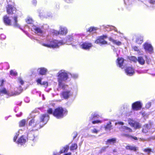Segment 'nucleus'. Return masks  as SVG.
Instances as JSON below:
<instances>
[{
    "label": "nucleus",
    "mask_w": 155,
    "mask_h": 155,
    "mask_svg": "<svg viewBox=\"0 0 155 155\" xmlns=\"http://www.w3.org/2000/svg\"><path fill=\"white\" fill-rule=\"evenodd\" d=\"M80 35L72 34L68 36L65 39L60 41L49 38V37H47L45 41L44 40L43 41H38L40 44L44 47L48 48H56L65 43L68 45L71 44L72 41L74 42V40L76 41L77 36L78 37Z\"/></svg>",
    "instance_id": "obj_1"
},
{
    "label": "nucleus",
    "mask_w": 155,
    "mask_h": 155,
    "mask_svg": "<svg viewBox=\"0 0 155 155\" xmlns=\"http://www.w3.org/2000/svg\"><path fill=\"white\" fill-rule=\"evenodd\" d=\"M49 118V116L47 114H43L40 117H35L29 121L28 126L40 128L47 123Z\"/></svg>",
    "instance_id": "obj_2"
},
{
    "label": "nucleus",
    "mask_w": 155,
    "mask_h": 155,
    "mask_svg": "<svg viewBox=\"0 0 155 155\" xmlns=\"http://www.w3.org/2000/svg\"><path fill=\"white\" fill-rule=\"evenodd\" d=\"M69 76V73L64 70H61L58 72L57 74V79L60 87L64 89L68 87V86L64 82L68 79Z\"/></svg>",
    "instance_id": "obj_3"
},
{
    "label": "nucleus",
    "mask_w": 155,
    "mask_h": 155,
    "mask_svg": "<svg viewBox=\"0 0 155 155\" xmlns=\"http://www.w3.org/2000/svg\"><path fill=\"white\" fill-rule=\"evenodd\" d=\"M16 12L15 8L10 6V15H12L11 16L12 18V19L10 20V23H11L14 27L21 29L20 25L17 23V16L15 14Z\"/></svg>",
    "instance_id": "obj_4"
},
{
    "label": "nucleus",
    "mask_w": 155,
    "mask_h": 155,
    "mask_svg": "<svg viewBox=\"0 0 155 155\" xmlns=\"http://www.w3.org/2000/svg\"><path fill=\"white\" fill-rule=\"evenodd\" d=\"M67 113L66 109H64L61 107H59L55 109L53 113V115L58 119L62 118Z\"/></svg>",
    "instance_id": "obj_5"
},
{
    "label": "nucleus",
    "mask_w": 155,
    "mask_h": 155,
    "mask_svg": "<svg viewBox=\"0 0 155 155\" xmlns=\"http://www.w3.org/2000/svg\"><path fill=\"white\" fill-rule=\"evenodd\" d=\"M38 132L37 130H31L30 131V133H29L28 134V137L30 140L35 141L38 139Z\"/></svg>",
    "instance_id": "obj_6"
},
{
    "label": "nucleus",
    "mask_w": 155,
    "mask_h": 155,
    "mask_svg": "<svg viewBox=\"0 0 155 155\" xmlns=\"http://www.w3.org/2000/svg\"><path fill=\"white\" fill-rule=\"evenodd\" d=\"M5 81L4 80L2 79L0 80V95L1 96L4 95H8L9 94V91L6 89L2 87L3 83Z\"/></svg>",
    "instance_id": "obj_7"
},
{
    "label": "nucleus",
    "mask_w": 155,
    "mask_h": 155,
    "mask_svg": "<svg viewBox=\"0 0 155 155\" xmlns=\"http://www.w3.org/2000/svg\"><path fill=\"white\" fill-rule=\"evenodd\" d=\"M107 36L106 35H103L100 36L97 38L95 41V43L101 45H105L107 44V42L105 40Z\"/></svg>",
    "instance_id": "obj_8"
},
{
    "label": "nucleus",
    "mask_w": 155,
    "mask_h": 155,
    "mask_svg": "<svg viewBox=\"0 0 155 155\" xmlns=\"http://www.w3.org/2000/svg\"><path fill=\"white\" fill-rule=\"evenodd\" d=\"M68 32V30L67 28L64 27L60 26V29L59 31H55L54 32V34L56 35L60 34L62 35H65Z\"/></svg>",
    "instance_id": "obj_9"
},
{
    "label": "nucleus",
    "mask_w": 155,
    "mask_h": 155,
    "mask_svg": "<svg viewBox=\"0 0 155 155\" xmlns=\"http://www.w3.org/2000/svg\"><path fill=\"white\" fill-rule=\"evenodd\" d=\"M31 29L34 31L36 33H37L38 35H43L44 32L42 28H40L35 25H33L32 26Z\"/></svg>",
    "instance_id": "obj_10"
},
{
    "label": "nucleus",
    "mask_w": 155,
    "mask_h": 155,
    "mask_svg": "<svg viewBox=\"0 0 155 155\" xmlns=\"http://www.w3.org/2000/svg\"><path fill=\"white\" fill-rule=\"evenodd\" d=\"M143 47L146 51H147L150 53H152L153 52V48L150 44L146 42L143 45Z\"/></svg>",
    "instance_id": "obj_11"
},
{
    "label": "nucleus",
    "mask_w": 155,
    "mask_h": 155,
    "mask_svg": "<svg viewBox=\"0 0 155 155\" xmlns=\"http://www.w3.org/2000/svg\"><path fill=\"white\" fill-rule=\"evenodd\" d=\"M129 124L131 126L136 129H138L141 127V125L138 122L134 121L132 119H129L128 120Z\"/></svg>",
    "instance_id": "obj_12"
},
{
    "label": "nucleus",
    "mask_w": 155,
    "mask_h": 155,
    "mask_svg": "<svg viewBox=\"0 0 155 155\" xmlns=\"http://www.w3.org/2000/svg\"><path fill=\"white\" fill-rule=\"evenodd\" d=\"M142 107V104L140 101H137L133 103L132 106V109L134 110H137L140 109Z\"/></svg>",
    "instance_id": "obj_13"
},
{
    "label": "nucleus",
    "mask_w": 155,
    "mask_h": 155,
    "mask_svg": "<svg viewBox=\"0 0 155 155\" xmlns=\"http://www.w3.org/2000/svg\"><path fill=\"white\" fill-rule=\"evenodd\" d=\"M80 45L82 48L86 50L90 49L92 46L91 43L87 42L81 43Z\"/></svg>",
    "instance_id": "obj_14"
},
{
    "label": "nucleus",
    "mask_w": 155,
    "mask_h": 155,
    "mask_svg": "<svg viewBox=\"0 0 155 155\" xmlns=\"http://www.w3.org/2000/svg\"><path fill=\"white\" fill-rule=\"evenodd\" d=\"M72 95V93L69 90H64L61 94V95L64 99L68 98Z\"/></svg>",
    "instance_id": "obj_15"
},
{
    "label": "nucleus",
    "mask_w": 155,
    "mask_h": 155,
    "mask_svg": "<svg viewBox=\"0 0 155 155\" xmlns=\"http://www.w3.org/2000/svg\"><path fill=\"white\" fill-rule=\"evenodd\" d=\"M22 89L21 87L20 86L19 88H16L14 91H12L10 93L11 96H15L19 94L22 92Z\"/></svg>",
    "instance_id": "obj_16"
},
{
    "label": "nucleus",
    "mask_w": 155,
    "mask_h": 155,
    "mask_svg": "<svg viewBox=\"0 0 155 155\" xmlns=\"http://www.w3.org/2000/svg\"><path fill=\"white\" fill-rule=\"evenodd\" d=\"M125 71L126 74L130 76L133 75L134 73V69L131 67H128L126 69Z\"/></svg>",
    "instance_id": "obj_17"
},
{
    "label": "nucleus",
    "mask_w": 155,
    "mask_h": 155,
    "mask_svg": "<svg viewBox=\"0 0 155 155\" xmlns=\"http://www.w3.org/2000/svg\"><path fill=\"white\" fill-rule=\"evenodd\" d=\"M27 138L26 137L22 136L18 139L16 142L18 144H20L21 145H23L25 144L27 140Z\"/></svg>",
    "instance_id": "obj_18"
},
{
    "label": "nucleus",
    "mask_w": 155,
    "mask_h": 155,
    "mask_svg": "<svg viewBox=\"0 0 155 155\" xmlns=\"http://www.w3.org/2000/svg\"><path fill=\"white\" fill-rule=\"evenodd\" d=\"M38 71L40 74L45 75L46 74L48 71V70L45 68H41L38 69Z\"/></svg>",
    "instance_id": "obj_19"
},
{
    "label": "nucleus",
    "mask_w": 155,
    "mask_h": 155,
    "mask_svg": "<svg viewBox=\"0 0 155 155\" xmlns=\"http://www.w3.org/2000/svg\"><path fill=\"white\" fill-rule=\"evenodd\" d=\"M121 131L127 133L131 132L132 130L130 128L126 126L122 127L120 128Z\"/></svg>",
    "instance_id": "obj_20"
},
{
    "label": "nucleus",
    "mask_w": 155,
    "mask_h": 155,
    "mask_svg": "<svg viewBox=\"0 0 155 155\" xmlns=\"http://www.w3.org/2000/svg\"><path fill=\"white\" fill-rule=\"evenodd\" d=\"M124 60L122 58H118L117 59V63L119 67L122 68H123V63Z\"/></svg>",
    "instance_id": "obj_21"
},
{
    "label": "nucleus",
    "mask_w": 155,
    "mask_h": 155,
    "mask_svg": "<svg viewBox=\"0 0 155 155\" xmlns=\"http://www.w3.org/2000/svg\"><path fill=\"white\" fill-rule=\"evenodd\" d=\"M3 20L4 22L6 25H10V19L9 15L5 16L3 18Z\"/></svg>",
    "instance_id": "obj_22"
},
{
    "label": "nucleus",
    "mask_w": 155,
    "mask_h": 155,
    "mask_svg": "<svg viewBox=\"0 0 155 155\" xmlns=\"http://www.w3.org/2000/svg\"><path fill=\"white\" fill-rule=\"evenodd\" d=\"M109 40L112 41L114 44L118 46H119L121 45V42L117 40H114L111 38H109Z\"/></svg>",
    "instance_id": "obj_23"
},
{
    "label": "nucleus",
    "mask_w": 155,
    "mask_h": 155,
    "mask_svg": "<svg viewBox=\"0 0 155 155\" xmlns=\"http://www.w3.org/2000/svg\"><path fill=\"white\" fill-rule=\"evenodd\" d=\"M137 61L141 65H143L145 64V61L142 57H139L137 58Z\"/></svg>",
    "instance_id": "obj_24"
},
{
    "label": "nucleus",
    "mask_w": 155,
    "mask_h": 155,
    "mask_svg": "<svg viewBox=\"0 0 155 155\" xmlns=\"http://www.w3.org/2000/svg\"><path fill=\"white\" fill-rule=\"evenodd\" d=\"M149 126L148 124L144 125L143 127L142 132L144 133H147L149 130Z\"/></svg>",
    "instance_id": "obj_25"
},
{
    "label": "nucleus",
    "mask_w": 155,
    "mask_h": 155,
    "mask_svg": "<svg viewBox=\"0 0 155 155\" xmlns=\"http://www.w3.org/2000/svg\"><path fill=\"white\" fill-rule=\"evenodd\" d=\"M100 117L99 115L96 113H92L90 117L91 119L94 120L95 119L99 118Z\"/></svg>",
    "instance_id": "obj_26"
},
{
    "label": "nucleus",
    "mask_w": 155,
    "mask_h": 155,
    "mask_svg": "<svg viewBox=\"0 0 155 155\" xmlns=\"http://www.w3.org/2000/svg\"><path fill=\"white\" fill-rule=\"evenodd\" d=\"M27 121L25 119H23L19 121V125L20 127H23L25 126Z\"/></svg>",
    "instance_id": "obj_27"
},
{
    "label": "nucleus",
    "mask_w": 155,
    "mask_h": 155,
    "mask_svg": "<svg viewBox=\"0 0 155 155\" xmlns=\"http://www.w3.org/2000/svg\"><path fill=\"white\" fill-rule=\"evenodd\" d=\"M116 142V139L115 138H112L108 140L107 142V144H111L115 143Z\"/></svg>",
    "instance_id": "obj_28"
},
{
    "label": "nucleus",
    "mask_w": 155,
    "mask_h": 155,
    "mask_svg": "<svg viewBox=\"0 0 155 155\" xmlns=\"http://www.w3.org/2000/svg\"><path fill=\"white\" fill-rule=\"evenodd\" d=\"M68 149L69 147L67 145H66L62 149L60 150V154H61L64 153L65 152H67Z\"/></svg>",
    "instance_id": "obj_29"
},
{
    "label": "nucleus",
    "mask_w": 155,
    "mask_h": 155,
    "mask_svg": "<svg viewBox=\"0 0 155 155\" xmlns=\"http://www.w3.org/2000/svg\"><path fill=\"white\" fill-rule=\"evenodd\" d=\"M97 28L96 27H91L87 30V31L94 33L96 32Z\"/></svg>",
    "instance_id": "obj_30"
},
{
    "label": "nucleus",
    "mask_w": 155,
    "mask_h": 155,
    "mask_svg": "<svg viewBox=\"0 0 155 155\" xmlns=\"http://www.w3.org/2000/svg\"><path fill=\"white\" fill-rule=\"evenodd\" d=\"M126 148L127 149L130 150H133L134 151H136L137 150V148L134 146H126Z\"/></svg>",
    "instance_id": "obj_31"
},
{
    "label": "nucleus",
    "mask_w": 155,
    "mask_h": 155,
    "mask_svg": "<svg viewBox=\"0 0 155 155\" xmlns=\"http://www.w3.org/2000/svg\"><path fill=\"white\" fill-rule=\"evenodd\" d=\"M136 42L138 44H141L143 42V38L142 37H138L137 38Z\"/></svg>",
    "instance_id": "obj_32"
},
{
    "label": "nucleus",
    "mask_w": 155,
    "mask_h": 155,
    "mask_svg": "<svg viewBox=\"0 0 155 155\" xmlns=\"http://www.w3.org/2000/svg\"><path fill=\"white\" fill-rule=\"evenodd\" d=\"M133 48L135 51H136L139 54L141 55L143 54V52L140 51V50L137 47H134Z\"/></svg>",
    "instance_id": "obj_33"
},
{
    "label": "nucleus",
    "mask_w": 155,
    "mask_h": 155,
    "mask_svg": "<svg viewBox=\"0 0 155 155\" xmlns=\"http://www.w3.org/2000/svg\"><path fill=\"white\" fill-rule=\"evenodd\" d=\"M78 147L76 143L72 144L70 147V150H74L77 149Z\"/></svg>",
    "instance_id": "obj_34"
},
{
    "label": "nucleus",
    "mask_w": 155,
    "mask_h": 155,
    "mask_svg": "<svg viewBox=\"0 0 155 155\" xmlns=\"http://www.w3.org/2000/svg\"><path fill=\"white\" fill-rule=\"evenodd\" d=\"M26 22L28 24H31L33 22L32 19L30 17H28L26 20Z\"/></svg>",
    "instance_id": "obj_35"
},
{
    "label": "nucleus",
    "mask_w": 155,
    "mask_h": 155,
    "mask_svg": "<svg viewBox=\"0 0 155 155\" xmlns=\"http://www.w3.org/2000/svg\"><path fill=\"white\" fill-rule=\"evenodd\" d=\"M10 75L16 76L17 75V73L15 70H11L10 71Z\"/></svg>",
    "instance_id": "obj_36"
},
{
    "label": "nucleus",
    "mask_w": 155,
    "mask_h": 155,
    "mask_svg": "<svg viewBox=\"0 0 155 155\" xmlns=\"http://www.w3.org/2000/svg\"><path fill=\"white\" fill-rule=\"evenodd\" d=\"M130 60L135 62L137 61V59L134 56L131 57L130 58Z\"/></svg>",
    "instance_id": "obj_37"
},
{
    "label": "nucleus",
    "mask_w": 155,
    "mask_h": 155,
    "mask_svg": "<svg viewBox=\"0 0 155 155\" xmlns=\"http://www.w3.org/2000/svg\"><path fill=\"white\" fill-rule=\"evenodd\" d=\"M111 124V122H110L108 123L105 127V129H110L111 127V126L110 125Z\"/></svg>",
    "instance_id": "obj_38"
},
{
    "label": "nucleus",
    "mask_w": 155,
    "mask_h": 155,
    "mask_svg": "<svg viewBox=\"0 0 155 155\" xmlns=\"http://www.w3.org/2000/svg\"><path fill=\"white\" fill-rule=\"evenodd\" d=\"M91 132L93 133L97 134L99 132V130L95 128H93L91 130Z\"/></svg>",
    "instance_id": "obj_39"
},
{
    "label": "nucleus",
    "mask_w": 155,
    "mask_h": 155,
    "mask_svg": "<svg viewBox=\"0 0 155 155\" xmlns=\"http://www.w3.org/2000/svg\"><path fill=\"white\" fill-rule=\"evenodd\" d=\"M42 79L41 78H39L36 80V82L38 84H40L42 85V83L41 82Z\"/></svg>",
    "instance_id": "obj_40"
},
{
    "label": "nucleus",
    "mask_w": 155,
    "mask_h": 155,
    "mask_svg": "<svg viewBox=\"0 0 155 155\" xmlns=\"http://www.w3.org/2000/svg\"><path fill=\"white\" fill-rule=\"evenodd\" d=\"M18 81L21 84V85H22L24 84V82L21 78L19 77L18 78Z\"/></svg>",
    "instance_id": "obj_41"
},
{
    "label": "nucleus",
    "mask_w": 155,
    "mask_h": 155,
    "mask_svg": "<svg viewBox=\"0 0 155 155\" xmlns=\"http://www.w3.org/2000/svg\"><path fill=\"white\" fill-rule=\"evenodd\" d=\"M144 151L147 152L148 154H149L151 151L150 149H145L143 150Z\"/></svg>",
    "instance_id": "obj_42"
},
{
    "label": "nucleus",
    "mask_w": 155,
    "mask_h": 155,
    "mask_svg": "<svg viewBox=\"0 0 155 155\" xmlns=\"http://www.w3.org/2000/svg\"><path fill=\"white\" fill-rule=\"evenodd\" d=\"M19 132H18L15 135V137H14L13 138V141L14 142L16 141V140L17 138V137L19 135Z\"/></svg>",
    "instance_id": "obj_43"
},
{
    "label": "nucleus",
    "mask_w": 155,
    "mask_h": 155,
    "mask_svg": "<svg viewBox=\"0 0 155 155\" xmlns=\"http://www.w3.org/2000/svg\"><path fill=\"white\" fill-rule=\"evenodd\" d=\"M69 75H71L72 77L74 78H76L78 77V75L77 74H71L69 73Z\"/></svg>",
    "instance_id": "obj_44"
},
{
    "label": "nucleus",
    "mask_w": 155,
    "mask_h": 155,
    "mask_svg": "<svg viewBox=\"0 0 155 155\" xmlns=\"http://www.w3.org/2000/svg\"><path fill=\"white\" fill-rule=\"evenodd\" d=\"M92 123L93 124H97L98 123H101V121L99 120H96L93 121L92 122Z\"/></svg>",
    "instance_id": "obj_45"
},
{
    "label": "nucleus",
    "mask_w": 155,
    "mask_h": 155,
    "mask_svg": "<svg viewBox=\"0 0 155 155\" xmlns=\"http://www.w3.org/2000/svg\"><path fill=\"white\" fill-rule=\"evenodd\" d=\"M48 83L47 81H44L42 83V85L44 86L45 87H47L48 86Z\"/></svg>",
    "instance_id": "obj_46"
},
{
    "label": "nucleus",
    "mask_w": 155,
    "mask_h": 155,
    "mask_svg": "<svg viewBox=\"0 0 155 155\" xmlns=\"http://www.w3.org/2000/svg\"><path fill=\"white\" fill-rule=\"evenodd\" d=\"M151 105V103L150 102L148 103L146 105V107L147 108H149L150 107Z\"/></svg>",
    "instance_id": "obj_47"
},
{
    "label": "nucleus",
    "mask_w": 155,
    "mask_h": 155,
    "mask_svg": "<svg viewBox=\"0 0 155 155\" xmlns=\"http://www.w3.org/2000/svg\"><path fill=\"white\" fill-rule=\"evenodd\" d=\"M0 37L1 39H4L6 38L5 36L3 34H1Z\"/></svg>",
    "instance_id": "obj_48"
},
{
    "label": "nucleus",
    "mask_w": 155,
    "mask_h": 155,
    "mask_svg": "<svg viewBox=\"0 0 155 155\" xmlns=\"http://www.w3.org/2000/svg\"><path fill=\"white\" fill-rule=\"evenodd\" d=\"M48 113L49 114H52L53 113V110L51 108L49 109L48 110Z\"/></svg>",
    "instance_id": "obj_49"
},
{
    "label": "nucleus",
    "mask_w": 155,
    "mask_h": 155,
    "mask_svg": "<svg viewBox=\"0 0 155 155\" xmlns=\"http://www.w3.org/2000/svg\"><path fill=\"white\" fill-rule=\"evenodd\" d=\"M117 124H119L121 125H123L124 124V123L123 122H118L117 123H115V125H117Z\"/></svg>",
    "instance_id": "obj_50"
},
{
    "label": "nucleus",
    "mask_w": 155,
    "mask_h": 155,
    "mask_svg": "<svg viewBox=\"0 0 155 155\" xmlns=\"http://www.w3.org/2000/svg\"><path fill=\"white\" fill-rule=\"evenodd\" d=\"M9 5H8V7L7 8V12L8 14H9L10 13V9L9 8Z\"/></svg>",
    "instance_id": "obj_51"
},
{
    "label": "nucleus",
    "mask_w": 155,
    "mask_h": 155,
    "mask_svg": "<svg viewBox=\"0 0 155 155\" xmlns=\"http://www.w3.org/2000/svg\"><path fill=\"white\" fill-rule=\"evenodd\" d=\"M73 135H74L73 138L74 139L75 138L77 137L78 134H77V133L74 132V133Z\"/></svg>",
    "instance_id": "obj_52"
},
{
    "label": "nucleus",
    "mask_w": 155,
    "mask_h": 155,
    "mask_svg": "<svg viewBox=\"0 0 155 155\" xmlns=\"http://www.w3.org/2000/svg\"><path fill=\"white\" fill-rule=\"evenodd\" d=\"M37 2L36 0H33L32 1V3L34 5H36Z\"/></svg>",
    "instance_id": "obj_53"
},
{
    "label": "nucleus",
    "mask_w": 155,
    "mask_h": 155,
    "mask_svg": "<svg viewBox=\"0 0 155 155\" xmlns=\"http://www.w3.org/2000/svg\"><path fill=\"white\" fill-rule=\"evenodd\" d=\"M66 2L68 3L72 2L74 0H64Z\"/></svg>",
    "instance_id": "obj_54"
},
{
    "label": "nucleus",
    "mask_w": 155,
    "mask_h": 155,
    "mask_svg": "<svg viewBox=\"0 0 155 155\" xmlns=\"http://www.w3.org/2000/svg\"><path fill=\"white\" fill-rule=\"evenodd\" d=\"M110 28L111 29H113V30H115V31H117V30L116 29V28L114 26L110 27Z\"/></svg>",
    "instance_id": "obj_55"
},
{
    "label": "nucleus",
    "mask_w": 155,
    "mask_h": 155,
    "mask_svg": "<svg viewBox=\"0 0 155 155\" xmlns=\"http://www.w3.org/2000/svg\"><path fill=\"white\" fill-rule=\"evenodd\" d=\"M132 138L135 140H137V138L136 137L131 136Z\"/></svg>",
    "instance_id": "obj_56"
},
{
    "label": "nucleus",
    "mask_w": 155,
    "mask_h": 155,
    "mask_svg": "<svg viewBox=\"0 0 155 155\" xmlns=\"http://www.w3.org/2000/svg\"><path fill=\"white\" fill-rule=\"evenodd\" d=\"M65 155H71V153H69L67 154H65Z\"/></svg>",
    "instance_id": "obj_57"
},
{
    "label": "nucleus",
    "mask_w": 155,
    "mask_h": 155,
    "mask_svg": "<svg viewBox=\"0 0 155 155\" xmlns=\"http://www.w3.org/2000/svg\"><path fill=\"white\" fill-rule=\"evenodd\" d=\"M8 117H5V119L6 120H7Z\"/></svg>",
    "instance_id": "obj_58"
},
{
    "label": "nucleus",
    "mask_w": 155,
    "mask_h": 155,
    "mask_svg": "<svg viewBox=\"0 0 155 155\" xmlns=\"http://www.w3.org/2000/svg\"><path fill=\"white\" fill-rule=\"evenodd\" d=\"M21 113L19 115H18L17 114V116L18 117H20V116H21Z\"/></svg>",
    "instance_id": "obj_59"
},
{
    "label": "nucleus",
    "mask_w": 155,
    "mask_h": 155,
    "mask_svg": "<svg viewBox=\"0 0 155 155\" xmlns=\"http://www.w3.org/2000/svg\"><path fill=\"white\" fill-rule=\"evenodd\" d=\"M140 139L142 141L144 140V139H141V138H140Z\"/></svg>",
    "instance_id": "obj_60"
},
{
    "label": "nucleus",
    "mask_w": 155,
    "mask_h": 155,
    "mask_svg": "<svg viewBox=\"0 0 155 155\" xmlns=\"http://www.w3.org/2000/svg\"><path fill=\"white\" fill-rule=\"evenodd\" d=\"M125 135H126L127 134H124Z\"/></svg>",
    "instance_id": "obj_61"
}]
</instances>
